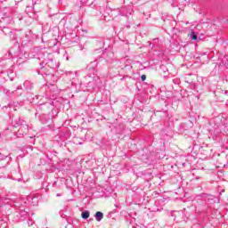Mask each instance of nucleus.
<instances>
[{
    "mask_svg": "<svg viewBox=\"0 0 228 228\" xmlns=\"http://www.w3.org/2000/svg\"><path fill=\"white\" fill-rule=\"evenodd\" d=\"M153 42H159V38H154Z\"/></svg>",
    "mask_w": 228,
    "mask_h": 228,
    "instance_id": "11",
    "label": "nucleus"
},
{
    "mask_svg": "<svg viewBox=\"0 0 228 228\" xmlns=\"http://www.w3.org/2000/svg\"><path fill=\"white\" fill-rule=\"evenodd\" d=\"M32 4H33V6H35V4H37V2L35 1V2L32 3Z\"/></svg>",
    "mask_w": 228,
    "mask_h": 228,
    "instance_id": "12",
    "label": "nucleus"
},
{
    "mask_svg": "<svg viewBox=\"0 0 228 228\" xmlns=\"http://www.w3.org/2000/svg\"><path fill=\"white\" fill-rule=\"evenodd\" d=\"M191 38L192 40H197V35H195V33L193 31H191Z\"/></svg>",
    "mask_w": 228,
    "mask_h": 228,
    "instance_id": "6",
    "label": "nucleus"
},
{
    "mask_svg": "<svg viewBox=\"0 0 228 228\" xmlns=\"http://www.w3.org/2000/svg\"><path fill=\"white\" fill-rule=\"evenodd\" d=\"M94 218L96 220V222H101V220H102V218H104V214H102V212H96L94 215Z\"/></svg>",
    "mask_w": 228,
    "mask_h": 228,
    "instance_id": "2",
    "label": "nucleus"
},
{
    "mask_svg": "<svg viewBox=\"0 0 228 228\" xmlns=\"http://www.w3.org/2000/svg\"><path fill=\"white\" fill-rule=\"evenodd\" d=\"M57 197H61V194H57Z\"/></svg>",
    "mask_w": 228,
    "mask_h": 228,
    "instance_id": "14",
    "label": "nucleus"
},
{
    "mask_svg": "<svg viewBox=\"0 0 228 228\" xmlns=\"http://www.w3.org/2000/svg\"><path fill=\"white\" fill-rule=\"evenodd\" d=\"M7 158H8V155H4V154L0 152V161H3L4 159H5Z\"/></svg>",
    "mask_w": 228,
    "mask_h": 228,
    "instance_id": "5",
    "label": "nucleus"
},
{
    "mask_svg": "<svg viewBox=\"0 0 228 228\" xmlns=\"http://www.w3.org/2000/svg\"><path fill=\"white\" fill-rule=\"evenodd\" d=\"M46 56H51V54L50 53H46Z\"/></svg>",
    "mask_w": 228,
    "mask_h": 228,
    "instance_id": "15",
    "label": "nucleus"
},
{
    "mask_svg": "<svg viewBox=\"0 0 228 228\" xmlns=\"http://www.w3.org/2000/svg\"><path fill=\"white\" fill-rule=\"evenodd\" d=\"M147 79V76L142 75L141 76V81H145Z\"/></svg>",
    "mask_w": 228,
    "mask_h": 228,
    "instance_id": "8",
    "label": "nucleus"
},
{
    "mask_svg": "<svg viewBox=\"0 0 228 228\" xmlns=\"http://www.w3.org/2000/svg\"><path fill=\"white\" fill-rule=\"evenodd\" d=\"M28 225H33V221H28Z\"/></svg>",
    "mask_w": 228,
    "mask_h": 228,
    "instance_id": "10",
    "label": "nucleus"
},
{
    "mask_svg": "<svg viewBox=\"0 0 228 228\" xmlns=\"http://www.w3.org/2000/svg\"><path fill=\"white\" fill-rule=\"evenodd\" d=\"M25 122H26V121L22 120L21 118H19L15 126H24V123H25Z\"/></svg>",
    "mask_w": 228,
    "mask_h": 228,
    "instance_id": "4",
    "label": "nucleus"
},
{
    "mask_svg": "<svg viewBox=\"0 0 228 228\" xmlns=\"http://www.w3.org/2000/svg\"><path fill=\"white\" fill-rule=\"evenodd\" d=\"M99 65V62L97 61H94L91 63L88 64L87 69L91 74H97V67Z\"/></svg>",
    "mask_w": 228,
    "mask_h": 228,
    "instance_id": "1",
    "label": "nucleus"
},
{
    "mask_svg": "<svg viewBox=\"0 0 228 228\" xmlns=\"http://www.w3.org/2000/svg\"><path fill=\"white\" fill-rule=\"evenodd\" d=\"M7 227V224H5V223H4V224H2L1 225H0V228H6Z\"/></svg>",
    "mask_w": 228,
    "mask_h": 228,
    "instance_id": "9",
    "label": "nucleus"
},
{
    "mask_svg": "<svg viewBox=\"0 0 228 228\" xmlns=\"http://www.w3.org/2000/svg\"><path fill=\"white\" fill-rule=\"evenodd\" d=\"M81 216L84 220H88V218H90V212L88 210H86L82 212Z\"/></svg>",
    "mask_w": 228,
    "mask_h": 228,
    "instance_id": "3",
    "label": "nucleus"
},
{
    "mask_svg": "<svg viewBox=\"0 0 228 228\" xmlns=\"http://www.w3.org/2000/svg\"><path fill=\"white\" fill-rule=\"evenodd\" d=\"M66 60H68V61H69V55H67V56H66Z\"/></svg>",
    "mask_w": 228,
    "mask_h": 228,
    "instance_id": "13",
    "label": "nucleus"
},
{
    "mask_svg": "<svg viewBox=\"0 0 228 228\" xmlns=\"http://www.w3.org/2000/svg\"><path fill=\"white\" fill-rule=\"evenodd\" d=\"M148 44H149V45H150V47H151V49H154V47L156 46V45H154L152 44V42H151V41H148Z\"/></svg>",
    "mask_w": 228,
    "mask_h": 228,
    "instance_id": "7",
    "label": "nucleus"
}]
</instances>
